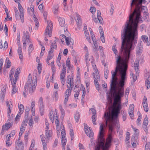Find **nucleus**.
Instances as JSON below:
<instances>
[{"instance_id":"1","label":"nucleus","mask_w":150,"mask_h":150,"mask_svg":"<svg viewBox=\"0 0 150 150\" xmlns=\"http://www.w3.org/2000/svg\"><path fill=\"white\" fill-rule=\"evenodd\" d=\"M143 0H132L131 8L134 4L135 5L136 8L133 13L130 15L129 19L126 21L122 31V42L121 50L124 51L127 55L132 50L134 49L137 42V40L134 39L137 34V23L142 22L140 10Z\"/></svg>"},{"instance_id":"2","label":"nucleus","mask_w":150,"mask_h":150,"mask_svg":"<svg viewBox=\"0 0 150 150\" xmlns=\"http://www.w3.org/2000/svg\"><path fill=\"white\" fill-rule=\"evenodd\" d=\"M122 40V39L121 38ZM121 45L120 51L123 53L125 58L122 56L117 54V51L116 49V45H114L112 47V50L114 53L116 55V67L114 71H112L111 80L110 84L111 89H115V88L122 87L121 83H123V87L125 84V81L127 79V62L129 58L130 51L129 55L126 54L123 51H121Z\"/></svg>"},{"instance_id":"3","label":"nucleus","mask_w":150,"mask_h":150,"mask_svg":"<svg viewBox=\"0 0 150 150\" xmlns=\"http://www.w3.org/2000/svg\"><path fill=\"white\" fill-rule=\"evenodd\" d=\"M122 87L111 89L110 91L107 93V99L110 104L112 103V98H114L113 103V108L111 113L105 112L104 117L105 120L106 125L108 124L109 129L112 131L114 126H116L119 130L120 126L118 122V115L120 113L121 109V103L120 98L124 95V87H123V84L121 83Z\"/></svg>"},{"instance_id":"4","label":"nucleus","mask_w":150,"mask_h":150,"mask_svg":"<svg viewBox=\"0 0 150 150\" xmlns=\"http://www.w3.org/2000/svg\"><path fill=\"white\" fill-rule=\"evenodd\" d=\"M103 125L100 124V132L98 135V141L99 145L95 148V150H108V148L110 145L112 140V137L111 134H110L106 139L105 144V140L103 139Z\"/></svg>"},{"instance_id":"5","label":"nucleus","mask_w":150,"mask_h":150,"mask_svg":"<svg viewBox=\"0 0 150 150\" xmlns=\"http://www.w3.org/2000/svg\"><path fill=\"white\" fill-rule=\"evenodd\" d=\"M37 83L36 79L34 80L33 79L32 81V75L29 74L28 77V80L26 84L25 85L23 91V95L25 97H26L27 93V91L28 90L30 93H32L35 89Z\"/></svg>"},{"instance_id":"6","label":"nucleus","mask_w":150,"mask_h":150,"mask_svg":"<svg viewBox=\"0 0 150 150\" xmlns=\"http://www.w3.org/2000/svg\"><path fill=\"white\" fill-rule=\"evenodd\" d=\"M51 131L50 130L46 129L45 130V136L46 139L44 135H40V137L41 139L42 143V145L43 150H47V144H46L47 141L49 140V138L51 136Z\"/></svg>"},{"instance_id":"7","label":"nucleus","mask_w":150,"mask_h":150,"mask_svg":"<svg viewBox=\"0 0 150 150\" xmlns=\"http://www.w3.org/2000/svg\"><path fill=\"white\" fill-rule=\"evenodd\" d=\"M47 25L45 33V35H48L49 37L52 36L53 25L51 21H47Z\"/></svg>"},{"instance_id":"8","label":"nucleus","mask_w":150,"mask_h":150,"mask_svg":"<svg viewBox=\"0 0 150 150\" xmlns=\"http://www.w3.org/2000/svg\"><path fill=\"white\" fill-rule=\"evenodd\" d=\"M67 87L68 89L66 90L65 93V98L64 100V103L65 105L66 104L68 100L69 97L71 94L72 88V87L69 86L68 84H67Z\"/></svg>"},{"instance_id":"9","label":"nucleus","mask_w":150,"mask_h":150,"mask_svg":"<svg viewBox=\"0 0 150 150\" xmlns=\"http://www.w3.org/2000/svg\"><path fill=\"white\" fill-rule=\"evenodd\" d=\"M93 75L94 79V83L96 85V88L98 90H99L100 89L99 84L98 82V81L100 80V79L99 75H98V74H97L96 76H95V73H93Z\"/></svg>"},{"instance_id":"10","label":"nucleus","mask_w":150,"mask_h":150,"mask_svg":"<svg viewBox=\"0 0 150 150\" xmlns=\"http://www.w3.org/2000/svg\"><path fill=\"white\" fill-rule=\"evenodd\" d=\"M84 126L85 133L86 135L89 137H92L93 136V133L90 128L85 123H84Z\"/></svg>"},{"instance_id":"11","label":"nucleus","mask_w":150,"mask_h":150,"mask_svg":"<svg viewBox=\"0 0 150 150\" xmlns=\"http://www.w3.org/2000/svg\"><path fill=\"white\" fill-rule=\"evenodd\" d=\"M142 42L140 41L138 42L136 47V54L138 55L141 54L142 52Z\"/></svg>"},{"instance_id":"12","label":"nucleus","mask_w":150,"mask_h":150,"mask_svg":"<svg viewBox=\"0 0 150 150\" xmlns=\"http://www.w3.org/2000/svg\"><path fill=\"white\" fill-rule=\"evenodd\" d=\"M28 122L27 119H25L22 122L21 125L19 134L21 135L24 132L25 130V127L27 125Z\"/></svg>"},{"instance_id":"13","label":"nucleus","mask_w":150,"mask_h":150,"mask_svg":"<svg viewBox=\"0 0 150 150\" xmlns=\"http://www.w3.org/2000/svg\"><path fill=\"white\" fill-rule=\"evenodd\" d=\"M67 83L69 84L71 87L74 86L73 76L71 75H69L67 78Z\"/></svg>"},{"instance_id":"14","label":"nucleus","mask_w":150,"mask_h":150,"mask_svg":"<svg viewBox=\"0 0 150 150\" xmlns=\"http://www.w3.org/2000/svg\"><path fill=\"white\" fill-rule=\"evenodd\" d=\"M18 8L20 12V17L21 21L23 23L24 21L23 8L20 3H18Z\"/></svg>"},{"instance_id":"15","label":"nucleus","mask_w":150,"mask_h":150,"mask_svg":"<svg viewBox=\"0 0 150 150\" xmlns=\"http://www.w3.org/2000/svg\"><path fill=\"white\" fill-rule=\"evenodd\" d=\"M18 47L17 50L19 56V58L21 61H22L23 60V55L21 48V44H18Z\"/></svg>"},{"instance_id":"16","label":"nucleus","mask_w":150,"mask_h":150,"mask_svg":"<svg viewBox=\"0 0 150 150\" xmlns=\"http://www.w3.org/2000/svg\"><path fill=\"white\" fill-rule=\"evenodd\" d=\"M19 148H20L21 149H23L24 146L22 144V142L20 141L19 139L16 142L15 150H18Z\"/></svg>"},{"instance_id":"17","label":"nucleus","mask_w":150,"mask_h":150,"mask_svg":"<svg viewBox=\"0 0 150 150\" xmlns=\"http://www.w3.org/2000/svg\"><path fill=\"white\" fill-rule=\"evenodd\" d=\"M134 67L136 72V75L139 73V64L138 59H136L134 63Z\"/></svg>"},{"instance_id":"18","label":"nucleus","mask_w":150,"mask_h":150,"mask_svg":"<svg viewBox=\"0 0 150 150\" xmlns=\"http://www.w3.org/2000/svg\"><path fill=\"white\" fill-rule=\"evenodd\" d=\"M142 104L144 110L146 112L148 111V108L147 106V100L145 96L144 97L143 101Z\"/></svg>"},{"instance_id":"19","label":"nucleus","mask_w":150,"mask_h":150,"mask_svg":"<svg viewBox=\"0 0 150 150\" xmlns=\"http://www.w3.org/2000/svg\"><path fill=\"white\" fill-rule=\"evenodd\" d=\"M134 108V105L133 104L130 105L129 109L128 112L129 114L131 117H133L134 116L133 114Z\"/></svg>"},{"instance_id":"20","label":"nucleus","mask_w":150,"mask_h":150,"mask_svg":"<svg viewBox=\"0 0 150 150\" xmlns=\"http://www.w3.org/2000/svg\"><path fill=\"white\" fill-rule=\"evenodd\" d=\"M84 30L85 34L86 39L88 40V42L91 43L89 35V34L87 30H86L87 29V26L86 25H84Z\"/></svg>"},{"instance_id":"21","label":"nucleus","mask_w":150,"mask_h":150,"mask_svg":"<svg viewBox=\"0 0 150 150\" xmlns=\"http://www.w3.org/2000/svg\"><path fill=\"white\" fill-rule=\"evenodd\" d=\"M142 39L143 40V42L147 44V45L149 46L150 45V41H148V37L146 35H142L141 36Z\"/></svg>"},{"instance_id":"22","label":"nucleus","mask_w":150,"mask_h":150,"mask_svg":"<svg viewBox=\"0 0 150 150\" xmlns=\"http://www.w3.org/2000/svg\"><path fill=\"white\" fill-rule=\"evenodd\" d=\"M66 43L67 45H73L74 43L73 40L70 37H67V38H66Z\"/></svg>"},{"instance_id":"23","label":"nucleus","mask_w":150,"mask_h":150,"mask_svg":"<svg viewBox=\"0 0 150 150\" xmlns=\"http://www.w3.org/2000/svg\"><path fill=\"white\" fill-rule=\"evenodd\" d=\"M1 97L2 100H4V97L6 91V88L5 86L2 87L1 89Z\"/></svg>"},{"instance_id":"24","label":"nucleus","mask_w":150,"mask_h":150,"mask_svg":"<svg viewBox=\"0 0 150 150\" xmlns=\"http://www.w3.org/2000/svg\"><path fill=\"white\" fill-rule=\"evenodd\" d=\"M93 20L96 23H98V21H99V22L100 24H103V21L102 17H97V18L95 17L93 18Z\"/></svg>"},{"instance_id":"25","label":"nucleus","mask_w":150,"mask_h":150,"mask_svg":"<svg viewBox=\"0 0 150 150\" xmlns=\"http://www.w3.org/2000/svg\"><path fill=\"white\" fill-rule=\"evenodd\" d=\"M58 20L60 26L62 27H64L65 24L64 19L63 18L59 17V18Z\"/></svg>"},{"instance_id":"26","label":"nucleus","mask_w":150,"mask_h":150,"mask_svg":"<svg viewBox=\"0 0 150 150\" xmlns=\"http://www.w3.org/2000/svg\"><path fill=\"white\" fill-rule=\"evenodd\" d=\"M91 63L92 64V66L94 70V72L95 73V76H96L97 74H98V75H99L98 73V70L96 67V64L94 62L91 61Z\"/></svg>"},{"instance_id":"27","label":"nucleus","mask_w":150,"mask_h":150,"mask_svg":"<svg viewBox=\"0 0 150 150\" xmlns=\"http://www.w3.org/2000/svg\"><path fill=\"white\" fill-rule=\"evenodd\" d=\"M18 79V77L14 75V78H12L10 80L11 84L13 85H16V83Z\"/></svg>"},{"instance_id":"28","label":"nucleus","mask_w":150,"mask_h":150,"mask_svg":"<svg viewBox=\"0 0 150 150\" xmlns=\"http://www.w3.org/2000/svg\"><path fill=\"white\" fill-rule=\"evenodd\" d=\"M67 142V140L65 136L62 135V146L63 147L64 150V147L66 144Z\"/></svg>"},{"instance_id":"29","label":"nucleus","mask_w":150,"mask_h":150,"mask_svg":"<svg viewBox=\"0 0 150 150\" xmlns=\"http://www.w3.org/2000/svg\"><path fill=\"white\" fill-rule=\"evenodd\" d=\"M53 100L57 101L58 99V95L57 91H55L53 93L52 95Z\"/></svg>"},{"instance_id":"30","label":"nucleus","mask_w":150,"mask_h":150,"mask_svg":"<svg viewBox=\"0 0 150 150\" xmlns=\"http://www.w3.org/2000/svg\"><path fill=\"white\" fill-rule=\"evenodd\" d=\"M12 126V124L10 123L5 124V125H3L2 127L4 129L6 130H7Z\"/></svg>"},{"instance_id":"31","label":"nucleus","mask_w":150,"mask_h":150,"mask_svg":"<svg viewBox=\"0 0 150 150\" xmlns=\"http://www.w3.org/2000/svg\"><path fill=\"white\" fill-rule=\"evenodd\" d=\"M13 106L12 104L11 103L10 105H9L8 106H7V107L8 109V116L9 117L10 116V114H11V109L12 108Z\"/></svg>"},{"instance_id":"32","label":"nucleus","mask_w":150,"mask_h":150,"mask_svg":"<svg viewBox=\"0 0 150 150\" xmlns=\"http://www.w3.org/2000/svg\"><path fill=\"white\" fill-rule=\"evenodd\" d=\"M8 47V43L6 41L4 42V46H3L2 41L0 42V48H2L3 47L5 50Z\"/></svg>"},{"instance_id":"33","label":"nucleus","mask_w":150,"mask_h":150,"mask_svg":"<svg viewBox=\"0 0 150 150\" xmlns=\"http://www.w3.org/2000/svg\"><path fill=\"white\" fill-rule=\"evenodd\" d=\"M15 69L13 68H12L9 72V78L10 80L13 78V74L14 73Z\"/></svg>"},{"instance_id":"34","label":"nucleus","mask_w":150,"mask_h":150,"mask_svg":"<svg viewBox=\"0 0 150 150\" xmlns=\"http://www.w3.org/2000/svg\"><path fill=\"white\" fill-rule=\"evenodd\" d=\"M18 108L19 109V113L22 114L23 113L24 110V107L23 105L21 104L18 105Z\"/></svg>"},{"instance_id":"35","label":"nucleus","mask_w":150,"mask_h":150,"mask_svg":"<svg viewBox=\"0 0 150 150\" xmlns=\"http://www.w3.org/2000/svg\"><path fill=\"white\" fill-rule=\"evenodd\" d=\"M148 120L147 116L146 115V117L144 119L143 122V126L147 127L148 125Z\"/></svg>"},{"instance_id":"36","label":"nucleus","mask_w":150,"mask_h":150,"mask_svg":"<svg viewBox=\"0 0 150 150\" xmlns=\"http://www.w3.org/2000/svg\"><path fill=\"white\" fill-rule=\"evenodd\" d=\"M150 76L148 77V78L146 79V86L147 87V89H149L150 88Z\"/></svg>"},{"instance_id":"37","label":"nucleus","mask_w":150,"mask_h":150,"mask_svg":"<svg viewBox=\"0 0 150 150\" xmlns=\"http://www.w3.org/2000/svg\"><path fill=\"white\" fill-rule=\"evenodd\" d=\"M5 62L6 63H7L6 68H9L11 66V62L10 61L8 57L6 58Z\"/></svg>"},{"instance_id":"38","label":"nucleus","mask_w":150,"mask_h":150,"mask_svg":"<svg viewBox=\"0 0 150 150\" xmlns=\"http://www.w3.org/2000/svg\"><path fill=\"white\" fill-rule=\"evenodd\" d=\"M139 113V115L138 116V117L137 119V125H141V123L140 122V121L142 119V115L139 112H138V114Z\"/></svg>"},{"instance_id":"39","label":"nucleus","mask_w":150,"mask_h":150,"mask_svg":"<svg viewBox=\"0 0 150 150\" xmlns=\"http://www.w3.org/2000/svg\"><path fill=\"white\" fill-rule=\"evenodd\" d=\"M34 49L33 47L32 44H30L28 48V53L29 55H30Z\"/></svg>"},{"instance_id":"40","label":"nucleus","mask_w":150,"mask_h":150,"mask_svg":"<svg viewBox=\"0 0 150 150\" xmlns=\"http://www.w3.org/2000/svg\"><path fill=\"white\" fill-rule=\"evenodd\" d=\"M50 118L52 122H54L53 111H51L50 113Z\"/></svg>"},{"instance_id":"41","label":"nucleus","mask_w":150,"mask_h":150,"mask_svg":"<svg viewBox=\"0 0 150 150\" xmlns=\"http://www.w3.org/2000/svg\"><path fill=\"white\" fill-rule=\"evenodd\" d=\"M12 94H13L16 93L17 90V88L16 87V85H12Z\"/></svg>"},{"instance_id":"42","label":"nucleus","mask_w":150,"mask_h":150,"mask_svg":"<svg viewBox=\"0 0 150 150\" xmlns=\"http://www.w3.org/2000/svg\"><path fill=\"white\" fill-rule=\"evenodd\" d=\"M77 20L78 21H76L77 26L79 28H80V27L82 24L80 18L79 17H78Z\"/></svg>"},{"instance_id":"43","label":"nucleus","mask_w":150,"mask_h":150,"mask_svg":"<svg viewBox=\"0 0 150 150\" xmlns=\"http://www.w3.org/2000/svg\"><path fill=\"white\" fill-rule=\"evenodd\" d=\"M74 117L76 121L77 122H78L80 117V115L78 112L76 113Z\"/></svg>"},{"instance_id":"44","label":"nucleus","mask_w":150,"mask_h":150,"mask_svg":"<svg viewBox=\"0 0 150 150\" xmlns=\"http://www.w3.org/2000/svg\"><path fill=\"white\" fill-rule=\"evenodd\" d=\"M20 113H18L15 118V122L17 123L19 121L21 117V114Z\"/></svg>"},{"instance_id":"45","label":"nucleus","mask_w":150,"mask_h":150,"mask_svg":"<svg viewBox=\"0 0 150 150\" xmlns=\"http://www.w3.org/2000/svg\"><path fill=\"white\" fill-rule=\"evenodd\" d=\"M57 116H56L55 117V122L56 125V126L57 128H57L59 126V121L58 120V117H57V115H56Z\"/></svg>"},{"instance_id":"46","label":"nucleus","mask_w":150,"mask_h":150,"mask_svg":"<svg viewBox=\"0 0 150 150\" xmlns=\"http://www.w3.org/2000/svg\"><path fill=\"white\" fill-rule=\"evenodd\" d=\"M21 72V69L20 68H18L16 70L14 76L18 77L19 74Z\"/></svg>"},{"instance_id":"47","label":"nucleus","mask_w":150,"mask_h":150,"mask_svg":"<svg viewBox=\"0 0 150 150\" xmlns=\"http://www.w3.org/2000/svg\"><path fill=\"white\" fill-rule=\"evenodd\" d=\"M24 37L26 38L27 40H28L30 41L29 39V34L28 31H27L25 33H24Z\"/></svg>"},{"instance_id":"48","label":"nucleus","mask_w":150,"mask_h":150,"mask_svg":"<svg viewBox=\"0 0 150 150\" xmlns=\"http://www.w3.org/2000/svg\"><path fill=\"white\" fill-rule=\"evenodd\" d=\"M96 115H93L92 117V122L94 125H96Z\"/></svg>"},{"instance_id":"49","label":"nucleus","mask_w":150,"mask_h":150,"mask_svg":"<svg viewBox=\"0 0 150 150\" xmlns=\"http://www.w3.org/2000/svg\"><path fill=\"white\" fill-rule=\"evenodd\" d=\"M33 19L35 22V26L37 27H38L39 25V23L38 21V19L36 17L35 15H34L33 16Z\"/></svg>"},{"instance_id":"50","label":"nucleus","mask_w":150,"mask_h":150,"mask_svg":"<svg viewBox=\"0 0 150 150\" xmlns=\"http://www.w3.org/2000/svg\"><path fill=\"white\" fill-rule=\"evenodd\" d=\"M89 54V53L87 52L85 57V59L87 65L88 63H89V61H90V59L88 58Z\"/></svg>"},{"instance_id":"51","label":"nucleus","mask_w":150,"mask_h":150,"mask_svg":"<svg viewBox=\"0 0 150 150\" xmlns=\"http://www.w3.org/2000/svg\"><path fill=\"white\" fill-rule=\"evenodd\" d=\"M141 11L143 13L147 11V8L146 6H142L141 7Z\"/></svg>"},{"instance_id":"52","label":"nucleus","mask_w":150,"mask_h":150,"mask_svg":"<svg viewBox=\"0 0 150 150\" xmlns=\"http://www.w3.org/2000/svg\"><path fill=\"white\" fill-rule=\"evenodd\" d=\"M41 64L40 63H39L38 64V72L39 74H40L42 70V67H41Z\"/></svg>"},{"instance_id":"53","label":"nucleus","mask_w":150,"mask_h":150,"mask_svg":"<svg viewBox=\"0 0 150 150\" xmlns=\"http://www.w3.org/2000/svg\"><path fill=\"white\" fill-rule=\"evenodd\" d=\"M66 65L68 69H70L71 67L70 61L69 59H67L66 61Z\"/></svg>"},{"instance_id":"54","label":"nucleus","mask_w":150,"mask_h":150,"mask_svg":"<svg viewBox=\"0 0 150 150\" xmlns=\"http://www.w3.org/2000/svg\"><path fill=\"white\" fill-rule=\"evenodd\" d=\"M51 47L52 48H53L56 50V48L57 47V45H56V40H54V43H52L51 44Z\"/></svg>"},{"instance_id":"55","label":"nucleus","mask_w":150,"mask_h":150,"mask_svg":"<svg viewBox=\"0 0 150 150\" xmlns=\"http://www.w3.org/2000/svg\"><path fill=\"white\" fill-rule=\"evenodd\" d=\"M115 7L113 5H111V9L110 10V13L111 15H112L113 14V12L114 10Z\"/></svg>"},{"instance_id":"56","label":"nucleus","mask_w":150,"mask_h":150,"mask_svg":"<svg viewBox=\"0 0 150 150\" xmlns=\"http://www.w3.org/2000/svg\"><path fill=\"white\" fill-rule=\"evenodd\" d=\"M28 125L30 127H33V125L34 124L33 120L31 118L30 119L28 122Z\"/></svg>"},{"instance_id":"57","label":"nucleus","mask_w":150,"mask_h":150,"mask_svg":"<svg viewBox=\"0 0 150 150\" xmlns=\"http://www.w3.org/2000/svg\"><path fill=\"white\" fill-rule=\"evenodd\" d=\"M150 143L148 142L147 143L145 146V150H150Z\"/></svg>"},{"instance_id":"58","label":"nucleus","mask_w":150,"mask_h":150,"mask_svg":"<svg viewBox=\"0 0 150 150\" xmlns=\"http://www.w3.org/2000/svg\"><path fill=\"white\" fill-rule=\"evenodd\" d=\"M96 11V9L94 7H91L90 9V11L92 14H93Z\"/></svg>"},{"instance_id":"59","label":"nucleus","mask_w":150,"mask_h":150,"mask_svg":"<svg viewBox=\"0 0 150 150\" xmlns=\"http://www.w3.org/2000/svg\"><path fill=\"white\" fill-rule=\"evenodd\" d=\"M143 16L146 19H147L149 17V13L147 12V11L145 12H144Z\"/></svg>"},{"instance_id":"60","label":"nucleus","mask_w":150,"mask_h":150,"mask_svg":"<svg viewBox=\"0 0 150 150\" xmlns=\"http://www.w3.org/2000/svg\"><path fill=\"white\" fill-rule=\"evenodd\" d=\"M66 73L65 72L61 71L60 75V79H64Z\"/></svg>"},{"instance_id":"61","label":"nucleus","mask_w":150,"mask_h":150,"mask_svg":"<svg viewBox=\"0 0 150 150\" xmlns=\"http://www.w3.org/2000/svg\"><path fill=\"white\" fill-rule=\"evenodd\" d=\"M58 7L57 6L53 7L54 13V14H57L58 11Z\"/></svg>"},{"instance_id":"62","label":"nucleus","mask_w":150,"mask_h":150,"mask_svg":"<svg viewBox=\"0 0 150 150\" xmlns=\"http://www.w3.org/2000/svg\"><path fill=\"white\" fill-rule=\"evenodd\" d=\"M130 75L131 76H132V78L134 80V82L137 79V75L135 76L132 72H131Z\"/></svg>"},{"instance_id":"63","label":"nucleus","mask_w":150,"mask_h":150,"mask_svg":"<svg viewBox=\"0 0 150 150\" xmlns=\"http://www.w3.org/2000/svg\"><path fill=\"white\" fill-rule=\"evenodd\" d=\"M109 71L108 70L106 69L104 71V75H105V78L107 79L108 78V73Z\"/></svg>"},{"instance_id":"64","label":"nucleus","mask_w":150,"mask_h":150,"mask_svg":"<svg viewBox=\"0 0 150 150\" xmlns=\"http://www.w3.org/2000/svg\"><path fill=\"white\" fill-rule=\"evenodd\" d=\"M93 44H94V49H95L96 50H97L98 48V46L97 45V44L96 43V41L95 40H93Z\"/></svg>"}]
</instances>
